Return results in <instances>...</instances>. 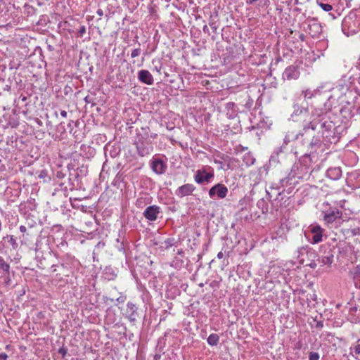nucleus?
I'll list each match as a JSON object with an SVG mask.
<instances>
[{"instance_id": "nucleus-1", "label": "nucleus", "mask_w": 360, "mask_h": 360, "mask_svg": "<svg viewBox=\"0 0 360 360\" xmlns=\"http://www.w3.org/2000/svg\"><path fill=\"white\" fill-rule=\"evenodd\" d=\"M331 96L326 95V100L323 106L319 103L321 99H316L315 102L311 105L312 111L311 118V120L307 125L303 128L305 134H309L310 130L315 131L317 129L318 124H321L320 130L318 134H321L322 138L328 142H332V139H335V124L332 121L325 120V117L328 112L332 109V104L330 102Z\"/></svg>"}, {"instance_id": "nucleus-2", "label": "nucleus", "mask_w": 360, "mask_h": 360, "mask_svg": "<svg viewBox=\"0 0 360 360\" xmlns=\"http://www.w3.org/2000/svg\"><path fill=\"white\" fill-rule=\"evenodd\" d=\"M150 129L148 127H141L137 130L134 140V146L139 157L150 155L153 151L152 141L149 139Z\"/></svg>"}, {"instance_id": "nucleus-3", "label": "nucleus", "mask_w": 360, "mask_h": 360, "mask_svg": "<svg viewBox=\"0 0 360 360\" xmlns=\"http://www.w3.org/2000/svg\"><path fill=\"white\" fill-rule=\"evenodd\" d=\"M297 259L300 264L304 265L309 260H313L317 258L316 251L309 245H304L299 248L297 251Z\"/></svg>"}, {"instance_id": "nucleus-4", "label": "nucleus", "mask_w": 360, "mask_h": 360, "mask_svg": "<svg viewBox=\"0 0 360 360\" xmlns=\"http://www.w3.org/2000/svg\"><path fill=\"white\" fill-rule=\"evenodd\" d=\"M214 177V170L211 167L205 166L198 169L195 174L194 179L199 184L208 183Z\"/></svg>"}, {"instance_id": "nucleus-5", "label": "nucleus", "mask_w": 360, "mask_h": 360, "mask_svg": "<svg viewBox=\"0 0 360 360\" xmlns=\"http://www.w3.org/2000/svg\"><path fill=\"white\" fill-rule=\"evenodd\" d=\"M229 192L227 187L222 184H217L209 190V195L212 199H223Z\"/></svg>"}, {"instance_id": "nucleus-6", "label": "nucleus", "mask_w": 360, "mask_h": 360, "mask_svg": "<svg viewBox=\"0 0 360 360\" xmlns=\"http://www.w3.org/2000/svg\"><path fill=\"white\" fill-rule=\"evenodd\" d=\"M151 169L157 174H162L167 170V163L162 160L153 157L150 160Z\"/></svg>"}, {"instance_id": "nucleus-7", "label": "nucleus", "mask_w": 360, "mask_h": 360, "mask_svg": "<svg viewBox=\"0 0 360 360\" xmlns=\"http://www.w3.org/2000/svg\"><path fill=\"white\" fill-rule=\"evenodd\" d=\"M308 229L309 231L312 234V243L316 244L322 240L323 229L319 225L311 224Z\"/></svg>"}, {"instance_id": "nucleus-8", "label": "nucleus", "mask_w": 360, "mask_h": 360, "mask_svg": "<svg viewBox=\"0 0 360 360\" xmlns=\"http://www.w3.org/2000/svg\"><path fill=\"white\" fill-rule=\"evenodd\" d=\"M288 183V179L286 178H283L281 179L278 182H274L271 183L269 186V188L266 189V197L269 200H271L272 195L271 191L273 190L278 191L277 195H280L281 194V192L279 191V190L284 187Z\"/></svg>"}, {"instance_id": "nucleus-9", "label": "nucleus", "mask_w": 360, "mask_h": 360, "mask_svg": "<svg viewBox=\"0 0 360 360\" xmlns=\"http://www.w3.org/2000/svg\"><path fill=\"white\" fill-rule=\"evenodd\" d=\"M160 213V207L157 205H150L143 212V215L149 221H155Z\"/></svg>"}, {"instance_id": "nucleus-10", "label": "nucleus", "mask_w": 360, "mask_h": 360, "mask_svg": "<svg viewBox=\"0 0 360 360\" xmlns=\"http://www.w3.org/2000/svg\"><path fill=\"white\" fill-rule=\"evenodd\" d=\"M327 248L328 250L326 251L325 255L321 256L317 260H319L322 264V265L330 266L334 259V251L329 245H325L321 246V248Z\"/></svg>"}, {"instance_id": "nucleus-11", "label": "nucleus", "mask_w": 360, "mask_h": 360, "mask_svg": "<svg viewBox=\"0 0 360 360\" xmlns=\"http://www.w3.org/2000/svg\"><path fill=\"white\" fill-rule=\"evenodd\" d=\"M195 190V187L193 184H186L181 186H179L175 191V195L179 198H183L191 195Z\"/></svg>"}, {"instance_id": "nucleus-12", "label": "nucleus", "mask_w": 360, "mask_h": 360, "mask_svg": "<svg viewBox=\"0 0 360 360\" xmlns=\"http://www.w3.org/2000/svg\"><path fill=\"white\" fill-rule=\"evenodd\" d=\"M137 309H138V308L136 307L135 304H134L131 302H129L127 304V309L125 311V316L131 323H134L136 321V319L138 317Z\"/></svg>"}, {"instance_id": "nucleus-13", "label": "nucleus", "mask_w": 360, "mask_h": 360, "mask_svg": "<svg viewBox=\"0 0 360 360\" xmlns=\"http://www.w3.org/2000/svg\"><path fill=\"white\" fill-rule=\"evenodd\" d=\"M300 72L298 68L291 65L285 68L283 73V78L288 80L297 79L300 77Z\"/></svg>"}, {"instance_id": "nucleus-14", "label": "nucleus", "mask_w": 360, "mask_h": 360, "mask_svg": "<svg viewBox=\"0 0 360 360\" xmlns=\"http://www.w3.org/2000/svg\"><path fill=\"white\" fill-rule=\"evenodd\" d=\"M138 79L141 82L147 85H152L154 82L153 75L146 70H141L138 72Z\"/></svg>"}, {"instance_id": "nucleus-15", "label": "nucleus", "mask_w": 360, "mask_h": 360, "mask_svg": "<svg viewBox=\"0 0 360 360\" xmlns=\"http://www.w3.org/2000/svg\"><path fill=\"white\" fill-rule=\"evenodd\" d=\"M342 212L337 208L328 210L324 214V221L327 223H333L337 219L340 218Z\"/></svg>"}, {"instance_id": "nucleus-16", "label": "nucleus", "mask_w": 360, "mask_h": 360, "mask_svg": "<svg viewBox=\"0 0 360 360\" xmlns=\"http://www.w3.org/2000/svg\"><path fill=\"white\" fill-rule=\"evenodd\" d=\"M324 87L323 85L318 86L316 89L311 90L310 89H303L302 91V96L305 100L311 99L316 98L318 95H320L322 89Z\"/></svg>"}, {"instance_id": "nucleus-17", "label": "nucleus", "mask_w": 360, "mask_h": 360, "mask_svg": "<svg viewBox=\"0 0 360 360\" xmlns=\"http://www.w3.org/2000/svg\"><path fill=\"white\" fill-rule=\"evenodd\" d=\"M292 108L293 112L291 114V118L294 121H297L299 116L308 112V108L301 106L297 103H294Z\"/></svg>"}, {"instance_id": "nucleus-18", "label": "nucleus", "mask_w": 360, "mask_h": 360, "mask_svg": "<svg viewBox=\"0 0 360 360\" xmlns=\"http://www.w3.org/2000/svg\"><path fill=\"white\" fill-rule=\"evenodd\" d=\"M327 176L333 180H338L342 176V170L340 167L330 168L327 170Z\"/></svg>"}, {"instance_id": "nucleus-19", "label": "nucleus", "mask_w": 360, "mask_h": 360, "mask_svg": "<svg viewBox=\"0 0 360 360\" xmlns=\"http://www.w3.org/2000/svg\"><path fill=\"white\" fill-rule=\"evenodd\" d=\"M321 135L320 134H318L316 136L313 135L312 139L310 141H307V143H309L311 149H316L321 146Z\"/></svg>"}, {"instance_id": "nucleus-20", "label": "nucleus", "mask_w": 360, "mask_h": 360, "mask_svg": "<svg viewBox=\"0 0 360 360\" xmlns=\"http://www.w3.org/2000/svg\"><path fill=\"white\" fill-rule=\"evenodd\" d=\"M307 136L309 135L308 134H305L304 131L302 130V133H300V134H294V133L291 132H288L284 139H283V143L285 144H288L290 141H291L293 139H298V136Z\"/></svg>"}, {"instance_id": "nucleus-21", "label": "nucleus", "mask_w": 360, "mask_h": 360, "mask_svg": "<svg viewBox=\"0 0 360 360\" xmlns=\"http://www.w3.org/2000/svg\"><path fill=\"white\" fill-rule=\"evenodd\" d=\"M207 343L211 346H216L219 341V336L216 333H212L207 338Z\"/></svg>"}, {"instance_id": "nucleus-22", "label": "nucleus", "mask_w": 360, "mask_h": 360, "mask_svg": "<svg viewBox=\"0 0 360 360\" xmlns=\"http://www.w3.org/2000/svg\"><path fill=\"white\" fill-rule=\"evenodd\" d=\"M51 269L53 273L58 271L57 269H59V271H61L63 275H65V276H68V274H67L68 269L63 264H60L58 265L53 264L51 266Z\"/></svg>"}, {"instance_id": "nucleus-23", "label": "nucleus", "mask_w": 360, "mask_h": 360, "mask_svg": "<svg viewBox=\"0 0 360 360\" xmlns=\"http://www.w3.org/2000/svg\"><path fill=\"white\" fill-rule=\"evenodd\" d=\"M4 240L7 241V243L12 246L13 250L17 249L18 247V243L13 236L7 235L6 236L4 237Z\"/></svg>"}, {"instance_id": "nucleus-24", "label": "nucleus", "mask_w": 360, "mask_h": 360, "mask_svg": "<svg viewBox=\"0 0 360 360\" xmlns=\"http://www.w3.org/2000/svg\"><path fill=\"white\" fill-rule=\"evenodd\" d=\"M243 161L245 164V165L248 167L254 164L255 159L251 154L245 153L243 155Z\"/></svg>"}, {"instance_id": "nucleus-25", "label": "nucleus", "mask_w": 360, "mask_h": 360, "mask_svg": "<svg viewBox=\"0 0 360 360\" xmlns=\"http://www.w3.org/2000/svg\"><path fill=\"white\" fill-rule=\"evenodd\" d=\"M0 269L8 274L10 273V265L8 264L4 259L0 256Z\"/></svg>"}, {"instance_id": "nucleus-26", "label": "nucleus", "mask_w": 360, "mask_h": 360, "mask_svg": "<svg viewBox=\"0 0 360 360\" xmlns=\"http://www.w3.org/2000/svg\"><path fill=\"white\" fill-rule=\"evenodd\" d=\"M209 25L210 26L214 32H217V30L218 29V24L215 18H213L212 16H210V18Z\"/></svg>"}, {"instance_id": "nucleus-27", "label": "nucleus", "mask_w": 360, "mask_h": 360, "mask_svg": "<svg viewBox=\"0 0 360 360\" xmlns=\"http://www.w3.org/2000/svg\"><path fill=\"white\" fill-rule=\"evenodd\" d=\"M164 245V248L165 249H168L171 247H172L174 244V238H167L162 243Z\"/></svg>"}, {"instance_id": "nucleus-28", "label": "nucleus", "mask_w": 360, "mask_h": 360, "mask_svg": "<svg viewBox=\"0 0 360 360\" xmlns=\"http://www.w3.org/2000/svg\"><path fill=\"white\" fill-rule=\"evenodd\" d=\"M319 6L323 11L326 12L330 11L333 9L332 6L328 4L320 3Z\"/></svg>"}, {"instance_id": "nucleus-29", "label": "nucleus", "mask_w": 360, "mask_h": 360, "mask_svg": "<svg viewBox=\"0 0 360 360\" xmlns=\"http://www.w3.org/2000/svg\"><path fill=\"white\" fill-rule=\"evenodd\" d=\"M319 357H320V356L318 352H311L309 354V360H319Z\"/></svg>"}, {"instance_id": "nucleus-30", "label": "nucleus", "mask_w": 360, "mask_h": 360, "mask_svg": "<svg viewBox=\"0 0 360 360\" xmlns=\"http://www.w3.org/2000/svg\"><path fill=\"white\" fill-rule=\"evenodd\" d=\"M316 260V259H314L313 260H309V262L305 263L304 265L308 266L311 269H315L317 266V263Z\"/></svg>"}, {"instance_id": "nucleus-31", "label": "nucleus", "mask_w": 360, "mask_h": 360, "mask_svg": "<svg viewBox=\"0 0 360 360\" xmlns=\"http://www.w3.org/2000/svg\"><path fill=\"white\" fill-rule=\"evenodd\" d=\"M214 162L216 163V164L219 165H220L219 169H221L227 170V169H229V165H227L226 167H225L224 164L221 161H220V160L214 159Z\"/></svg>"}, {"instance_id": "nucleus-32", "label": "nucleus", "mask_w": 360, "mask_h": 360, "mask_svg": "<svg viewBox=\"0 0 360 360\" xmlns=\"http://www.w3.org/2000/svg\"><path fill=\"white\" fill-rule=\"evenodd\" d=\"M350 20H351V18H349V17H346L344 18L343 22H342V30H343L345 29L346 27H349Z\"/></svg>"}, {"instance_id": "nucleus-33", "label": "nucleus", "mask_w": 360, "mask_h": 360, "mask_svg": "<svg viewBox=\"0 0 360 360\" xmlns=\"http://www.w3.org/2000/svg\"><path fill=\"white\" fill-rule=\"evenodd\" d=\"M353 274H354V278H360V264H359V265H357V266L354 268V271H353Z\"/></svg>"}, {"instance_id": "nucleus-34", "label": "nucleus", "mask_w": 360, "mask_h": 360, "mask_svg": "<svg viewBox=\"0 0 360 360\" xmlns=\"http://www.w3.org/2000/svg\"><path fill=\"white\" fill-rule=\"evenodd\" d=\"M140 53H141V49L140 48L135 49L131 51V58H136V57L139 56L140 55Z\"/></svg>"}, {"instance_id": "nucleus-35", "label": "nucleus", "mask_w": 360, "mask_h": 360, "mask_svg": "<svg viewBox=\"0 0 360 360\" xmlns=\"http://www.w3.org/2000/svg\"><path fill=\"white\" fill-rule=\"evenodd\" d=\"M86 32V27L84 25H82L79 27V30H78V33L79 34V36H83Z\"/></svg>"}, {"instance_id": "nucleus-36", "label": "nucleus", "mask_w": 360, "mask_h": 360, "mask_svg": "<svg viewBox=\"0 0 360 360\" xmlns=\"http://www.w3.org/2000/svg\"><path fill=\"white\" fill-rule=\"evenodd\" d=\"M354 352L356 354H360V342L355 345L353 348Z\"/></svg>"}, {"instance_id": "nucleus-37", "label": "nucleus", "mask_w": 360, "mask_h": 360, "mask_svg": "<svg viewBox=\"0 0 360 360\" xmlns=\"http://www.w3.org/2000/svg\"><path fill=\"white\" fill-rule=\"evenodd\" d=\"M8 355L6 353L0 354V360H7Z\"/></svg>"}, {"instance_id": "nucleus-38", "label": "nucleus", "mask_w": 360, "mask_h": 360, "mask_svg": "<svg viewBox=\"0 0 360 360\" xmlns=\"http://www.w3.org/2000/svg\"><path fill=\"white\" fill-rule=\"evenodd\" d=\"M126 297H119L116 299V301L119 303H123L125 301Z\"/></svg>"}, {"instance_id": "nucleus-39", "label": "nucleus", "mask_w": 360, "mask_h": 360, "mask_svg": "<svg viewBox=\"0 0 360 360\" xmlns=\"http://www.w3.org/2000/svg\"><path fill=\"white\" fill-rule=\"evenodd\" d=\"M202 30H203V32H204L205 33L210 34L209 28H208V27H207V25H205L203 26Z\"/></svg>"}, {"instance_id": "nucleus-40", "label": "nucleus", "mask_w": 360, "mask_h": 360, "mask_svg": "<svg viewBox=\"0 0 360 360\" xmlns=\"http://www.w3.org/2000/svg\"><path fill=\"white\" fill-rule=\"evenodd\" d=\"M161 68H162L161 65H160V66L155 65L154 70H156L159 74H160L161 73V72H160Z\"/></svg>"}, {"instance_id": "nucleus-41", "label": "nucleus", "mask_w": 360, "mask_h": 360, "mask_svg": "<svg viewBox=\"0 0 360 360\" xmlns=\"http://www.w3.org/2000/svg\"><path fill=\"white\" fill-rule=\"evenodd\" d=\"M96 13L100 16L102 17L103 15V10L99 8L97 10Z\"/></svg>"}, {"instance_id": "nucleus-42", "label": "nucleus", "mask_w": 360, "mask_h": 360, "mask_svg": "<svg viewBox=\"0 0 360 360\" xmlns=\"http://www.w3.org/2000/svg\"><path fill=\"white\" fill-rule=\"evenodd\" d=\"M67 115H68V112H67L65 110H61V111H60V115H61L63 117H67Z\"/></svg>"}, {"instance_id": "nucleus-43", "label": "nucleus", "mask_w": 360, "mask_h": 360, "mask_svg": "<svg viewBox=\"0 0 360 360\" xmlns=\"http://www.w3.org/2000/svg\"><path fill=\"white\" fill-rule=\"evenodd\" d=\"M27 229L25 226L22 225L20 226V231L22 232V233H25Z\"/></svg>"}, {"instance_id": "nucleus-44", "label": "nucleus", "mask_w": 360, "mask_h": 360, "mask_svg": "<svg viewBox=\"0 0 360 360\" xmlns=\"http://www.w3.org/2000/svg\"><path fill=\"white\" fill-rule=\"evenodd\" d=\"M157 136H158L157 134H149V139L150 140H151V139H154L157 137Z\"/></svg>"}, {"instance_id": "nucleus-45", "label": "nucleus", "mask_w": 360, "mask_h": 360, "mask_svg": "<svg viewBox=\"0 0 360 360\" xmlns=\"http://www.w3.org/2000/svg\"><path fill=\"white\" fill-rule=\"evenodd\" d=\"M224 257V253L222 252H219L218 254H217V258L218 259H222Z\"/></svg>"}, {"instance_id": "nucleus-46", "label": "nucleus", "mask_w": 360, "mask_h": 360, "mask_svg": "<svg viewBox=\"0 0 360 360\" xmlns=\"http://www.w3.org/2000/svg\"><path fill=\"white\" fill-rule=\"evenodd\" d=\"M142 202H143V201H142V200H141V199H138V200H136V205H138V206H141V204H142Z\"/></svg>"}, {"instance_id": "nucleus-47", "label": "nucleus", "mask_w": 360, "mask_h": 360, "mask_svg": "<svg viewBox=\"0 0 360 360\" xmlns=\"http://www.w3.org/2000/svg\"><path fill=\"white\" fill-rule=\"evenodd\" d=\"M20 98L21 99V101L22 102H25L27 101V98L26 96H20Z\"/></svg>"}, {"instance_id": "nucleus-48", "label": "nucleus", "mask_w": 360, "mask_h": 360, "mask_svg": "<svg viewBox=\"0 0 360 360\" xmlns=\"http://www.w3.org/2000/svg\"><path fill=\"white\" fill-rule=\"evenodd\" d=\"M323 326V324L321 321L318 322L316 324V327H318V328H322Z\"/></svg>"}, {"instance_id": "nucleus-49", "label": "nucleus", "mask_w": 360, "mask_h": 360, "mask_svg": "<svg viewBox=\"0 0 360 360\" xmlns=\"http://www.w3.org/2000/svg\"><path fill=\"white\" fill-rule=\"evenodd\" d=\"M160 359V356H158V355H155V360H158V359Z\"/></svg>"}, {"instance_id": "nucleus-50", "label": "nucleus", "mask_w": 360, "mask_h": 360, "mask_svg": "<svg viewBox=\"0 0 360 360\" xmlns=\"http://www.w3.org/2000/svg\"><path fill=\"white\" fill-rule=\"evenodd\" d=\"M2 247H4V245L0 243V251H1Z\"/></svg>"}, {"instance_id": "nucleus-51", "label": "nucleus", "mask_w": 360, "mask_h": 360, "mask_svg": "<svg viewBox=\"0 0 360 360\" xmlns=\"http://www.w3.org/2000/svg\"><path fill=\"white\" fill-rule=\"evenodd\" d=\"M281 150H282V148H278V151L276 152V153H277V154H278V152H281Z\"/></svg>"}, {"instance_id": "nucleus-52", "label": "nucleus", "mask_w": 360, "mask_h": 360, "mask_svg": "<svg viewBox=\"0 0 360 360\" xmlns=\"http://www.w3.org/2000/svg\"><path fill=\"white\" fill-rule=\"evenodd\" d=\"M300 38L303 40V39H304V35H303V34H302V35L300 36Z\"/></svg>"}, {"instance_id": "nucleus-53", "label": "nucleus", "mask_w": 360, "mask_h": 360, "mask_svg": "<svg viewBox=\"0 0 360 360\" xmlns=\"http://www.w3.org/2000/svg\"><path fill=\"white\" fill-rule=\"evenodd\" d=\"M114 276H115V274H113L111 278H110L109 279H113Z\"/></svg>"}, {"instance_id": "nucleus-54", "label": "nucleus", "mask_w": 360, "mask_h": 360, "mask_svg": "<svg viewBox=\"0 0 360 360\" xmlns=\"http://www.w3.org/2000/svg\"><path fill=\"white\" fill-rule=\"evenodd\" d=\"M352 310L356 311V308H353V309H352Z\"/></svg>"}, {"instance_id": "nucleus-55", "label": "nucleus", "mask_w": 360, "mask_h": 360, "mask_svg": "<svg viewBox=\"0 0 360 360\" xmlns=\"http://www.w3.org/2000/svg\"><path fill=\"white\" fill-rule=\"evenodd\" d=\"M55 115H56V116H58V113H57V112H55Z\"/></svg>"}]
</instances>
